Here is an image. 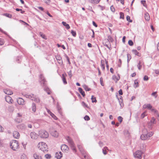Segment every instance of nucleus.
I'll return each mask as SVG.
<instances>
[{"label":"nucleus","mask_w":159,"mask_h":159,"mask_svg":"<svg viewBox=\"0 0 159 159\" xmlns=\"http://www.w3.org/2000/svg\"><path fill=\"white\" fill-rule=\"evenodd\" d=\"M140 64L141 62L140 61L137 65V67L139 70H140L141 69L142 67V66L140 65Z\"/></svg>","instance_id":"49"},{"label":"nucleus","mask_w":159,"mask_h":159,"mask_svg":"<svg viewBox=\"0 0 159 159\" xmlns=\"http://www.w3.org/2000/svg\"><path fill=\"white\" fill-rule=\"evenodd\" d=\"M66 58L67 61H68V62L69 63V64H70V60H69V58L66 55Z\"/></svg>","instance_id":"61"},{"label":"nucleus","mask_w":159,"mask_h":159,"mask_svg":"<svg viewBox=\"0 0 159 159\" xmlns=\"http://www.w3.org/2000/svg\"><path fill=\"white\" fill-rule=\"evenodd\" d=\"M13 136L15 138L18 139L20 137V134L17 131H14L13 132Z\"/></svg>","instance_id":"14"},{"label":"nucleus","mask_w":159,"mask_h":159,"mask_svg":"<svg viewBox=\"0 0 159 159\" xmlns=\"http://www.w3.org/2000/svg\"><path fill=\"white\" fill-rule=\"evenodd\" d=\"M66 139L69 144L73 152L75 153L76 152V150L72 139L70 137L68 136L66 138Z\"/></svg>","instance_id":"3"},{"label":"nucleus","mask_w":159,"mask_h":159,"mask_svg":"<svg viewBox=\"0 0 159 159\" xmlns=\"http://www.w3.org/2000/svg\"><path fill=\"white\" fill-rule=\"evenodd\" d=\"M51 133L52 135L55 137H57L58 136V133L56 130H53Z\"/></svg>","instance_id":"19"},{"label":"nucleus","mask_w":159,"mask_h":159,"mask_svg":"<svg viewBox=\"0 0 159 159\" xmlns=\"http://www.w3.org/2000/svg\"><path fill=\"white\" fill-rule=\"evenodd\" d=\"M80 152H81V154L83 156L84 159H90V157L85 151H81V150L80 149Z\"/></svg>","instance_id":"8"},{"label":"nucleus","mask_w":159,"mask_h":159,"mask_svg":"<svg viewBox=\"0 0 159 159\" xmlns=\"http://www.w3.org/2000/svg\"><path fill=\"white\" fill-rule=\"evenodd\" d=\"M58 63H59V64L60 65H62V64L63 63V62L62 60V59L59 61H58Z\"/></svg>","instance_id":"64"},{"label":"nucleus","mask_w":159,"mask_h":159,"mask_svg":"<svg viewBox=\"0 0 159 159\" xmlns=\"http://www.w3.org/2000/svg\"><path fill=\"white\" fill-rule=\"evenodd\" d=\"M140 138L141 139L143 140H145L148 139L147 135L146 134H142L140 136Z\"/></svg>","instance_id":"21"},{"label":"nucleus","mask_w":159,"mask_h":159,"mask_svg":"<svg viewBox=\"0 0 159 159\" xmlns=\"http://www.w3.org/2000/svg\"><path fill=\"white\" fill-rule=\"evenodd\" d=\"M62 24L63 25L65 26V27L67 29H69L70 28V26L69 24L66 23V22L64 21H63L62 22Z\"/></svg>","instance_id":"22"},{"label":"nucleus","mask_w":159,"mask_h":159,"mask_svg":"<svg viewBox=\"0 0 159 159\" xmlns=\"http://www.w3.org/2000/svg\"><path fill=\"white\" fill-rule=\"evenodd\" d=\"M132 52L133 53L136 55H137L139 56H140L139 52H138L136 50L133 49L132 50Z\"/></svg>","instance_id":"28"},{"label":"nucleus","mask_w":159,"mask_h":159,"mask_svg":"<svg viewBox=\"0 0 159 159\" xmlns=\"http://www.w3.org/2000/svg\"><path fill=\"white\" fill-rule=\"evenodd\" d=\"M112 78V79L114 80H115L116 79V83L117 81L119 80L120 79V77L119 75L118 77H116L115 75H114L113 76Z\"/></svg>","instance_id":"25"},{"label":"nucleus","mask_w":159,"mask_h":159,"mask_svg":"<svg viewBox=\"0 0 159 159\" xmlns=\"http://www.w3.org/2000/svg\"><path fill=\"white\" fill-rule=\"evenodd\" d=\"M107 41H109L110 42H112L113 41V39L112 38L111 36H108L107 37Z\"/></svg>","instance_id":"33"},{"label":"nucleus","mask_w":159,"mask_h":159,"mask_svg":"<svg viewBox=\"0 0 159 159\" xmlns=\"http://www.w3.org/2000/svg\"><path fill=\"white\" fill-rule=\"evenodd\" d=\"M50 115L55 120H56L57 119V117L53 113H51V114H50Z\"/></svg>","instance_id":"43"},{"label":"nucleus","mask_w":159,"mask_h":159,"mask_svg":"<svg viewBox=\"0 0 159 159\" xmlns=\"http://www.w3.org/2000/svg\"><path fill=\"white\" fill-rule=\"evenodd\" d=\"M102 152L104 155H106L107 154V152L106 151V149L103 148L102 149Z\"/></svg>","instance_id":"59"},{"label":"nucleus","mask_w":159,"mask_h":159,"mask_svg":"<svg viewBox=\"0 0 159 159\" xmlns=\"http://www.w3.org/2000/svg\"><path fill=\"white\" fill-rule=\"evenodd\" d=\"M101 0H91V2L94 4H97Z\"/></svg>","instance_id":"30"},{"label":"nucleus","mask_w":159,"mask_h":159,"mask_svg":"<svg viewBox=\"0 0 159 159\" xmlns=\"http://www.w3.org/2000/svg\"><path fill=\"white\" fill-rule=\"evenodd\" d=\"M66 74H63L62 75V76L61 77L63 82L64 84H66L67 83L66 78Z\"/></svg>","instance_id":"18"},{"label":"nucleus","mask_w":159,"mask_h":159,"mask_svg":"<svg viewBox=\"0 0 159 159\" xmlns=\"http://www.w3.org/2000/svg\"><path fill=\"white\" fill-rule=\"evenodd\" d=\"M84 119L86 120H90V118L89 116L86 115L84 117Z\"/></svg>","instance_id":"44"},{"label":"nucleus","mask_w":159,"mask_h":159,"mask_svg":"<svg viewBox=\"0 0 159 159\" xmlns=\"http://www.w3.org/2000/svg\"><path fill=\"white\" fill-rule=\"evenodd\" d=\"M44 156L46 159H50L51 157V155L50 154H45Z\"/></svg>","instance_id":"40"},{"label":"nucleus","mask_w":159,"mask_h":159,"mask_svg":"<svg viewBox=\"0 0 159 159\" xmlns=\"http://www.w3.org/2000/svg\"><path fill=\"white\" fill-rule=\"evenodd\" d=\"M74 95L75 97L76 95H77L79 98H80V94L77 92L75 91Z\"/></svg>","instance_id":"53"},{"label":"nucleus","mask_w":159,"mask_h":159,"mask_svg":"<svg viewBox=\"0 0 159 159\" xmlns=\"http://www.w3.org/2000/svg\"><path fill=\"white\" fill-rule=\"evenodd\" d=\"M81 105H82V106L84 107H87V108H89V107L88 106V105L86 104L84 102H83L82 103H81Z\"/></svg>","instance_id":"37"},{"label":"nucleus","mask_w":159,"mask_h":159,"mask_svg":"<svg viewBox=\"0 0 159 159\" xmlns=\"http://www.w3.org/2000/svg\"><path fill=\"white\" fill-rule=\"evenodd\" d=\"M6 16L7 17H8L10 18H11L12 17V15L11 14H6Z\"/></svg>","instance_id":"62"},{"label":"nucleus","mask_w":159,"mask_h":159,"mask_svg":"<svg viewBox=\"0 0 159 159\" xmlns=\"http://www.w3.org/2000/svg\"><path fill=\"white\" fill-rule=\"evenodd\" d=\"M57 109L58 112H59V113L60 114H61V112L60 111V110L61 109V108L60 107H59V106L58 105L57 106Z\"/></svg>","instance_id":"52"},{"label":"nucleus","mask_w":159,"mask_h":159,"mask_svg":"<svg viewBox=\"0 0 159 159\" xmlns=\"http://www.w3.org/2000/svg\"><path fill=\"white\" fill-rule=\"evenodd\" d=\"M39 35L43 38L44 39H47V38H46L45 35L43 34L41 32H39Z\"/></svg>","instance_id":"38"},{"label":"nucleus","mask_w":159,"mask_h":159,"mask_svg":"<svg viewBox=\"0 0 159 159\" xmlns=\"http://www.w3.org/2000/svg\"><path fill=\"white\" fill-rule=\"evenodd\" d=\"M32 111L35 112L36 110V106L35 103H33L32 104Z\"/></svg>","instance_id":"23"},{"label":"nucleus","mask_w":159,"mask_h":159,"mask_svg":"<svg viewBox=\"0 0 159 159\" xmlns=\"http://www.w3.org/2000/svg\"><path fill=\"white\" fill-rule=\"evenodd\" d=\"M104 46L108 48L110 50H111L112 48L111 47V44L109 41H107L105 43H103Z\"/></svg>","instance_id":"13"},{"label":"nucleus","mask_w":159,"mask_h":159,"mask_svg":"<svg viewBox=\"0 0 159 159\" xmlns=\"http://www.w3.org/2000/svg\"><path fill=\"white\" fill-rule=\"evenodd\" d=\"M152 108V106L150 104H144L143 106V108L146 109L148 108L149 110H150Z\"/></svg>","instance_id":"17"},{"label":"nucleus","mask_w":159,"mask_h":159,"mask_svg":"<svg viewBox=\"0 0 159 159\" xmlns=\"http://www.w3.org/2000/svg\"><path fill=\"white\" fill-rule=\"evenodd\" d=\"M142 152L141 151L138 150L134 153V157L135 158L139 159L142 158Z\"/></svg>","instance_id":"6"},{"label":"nucleus","mask_w":159,"mask_h":159,"mask_svg":"<svg viewBox=\"0 0 159 159\" xmlns=\"http://www.w3.org/2000/svg\"><path fill=\"white\" fill-rule=\"evenodd\" d=\"M44 91L46 92L48 94H51V91L48 87L46 86H44Z\"/></svg>","instance_id":"20"},{"label":"nucleus","mask_w":159,"mask_h":159,"mask_svg":"<svg viewBox=\"0 0 159 159\" xmlns=\"http://www.w3.org/2000/svg\"><path fill=\"white\" fill-rule=\"evenodd\" d=\"M62 154L61 152H56L55 154V157L57 159H60L62 156Z\"/></svg>","instance_id":"16"},{"label":"nucleus","mask_w":159,"mask_h":159,"mask_svg":"<svg viewBox=\"0 0 159 159\" xmlns=\"http://www.w3.org/2000/svg\"><path fill=\"white\" fill-rule=\"evenodd\" d=\"M137 80H135L134 81V84L135 85H134V87L136 88L139 86V83L137 82Z\"/></svg>","instance_id":"29"},{"label":"nucleus","mask_w":159,"mask_h":159,"mask_svg":"<svg viewBox=\"0 0 159 159\" xmlns=\"http://www.w3.org/2000/svg\"><path fill=\"white\" fill-rule=\"evenodd\" d=\"M10 148L14 151H17L19 148L18 142L16 140L12 141L10 143Z\"/></svg>","instance_id":"1"},{"label":"nucleus","mask_w":159,"mask_h":159,"mask_svg":"<svg viewBox=\"0 0 159 159\" xmlns=\"http://www.w3.org/2000/svg\"><path fill=\"white\" fill-rule=\"evenodd\" d=\"M4 92L7 95H11L13 94V93L10 89H6L4 90Z\"/></svg>","instance_id":"15"},{"label":"nucleus","mask_w":159,"mask_h":159,"mask_svg":"<svg viewBox=\"0 0 159 159\" xmlns=\"http://www.w3.org/2000/svg\"><path fill=\"white\" fill-rule=\"evenodd\" d=\"M127 62L129 63L130 60L131 59V55L129 54H127Z\"/></svg>","instance_id":"35"},{"label":"nucleus","mask_w":159,"mask_h":159,"mask_svg":"<svg viewBox=\"0 0 159 159\" xmlns=\"http://www.w3.org/2000/svg\"><path fill=\"white\" fill-rule=\"evenodd\" d=\"M118 119L120 123H121L122 122V120H123V118L122 117H121L120 116H119L118 117Z\"/></svg>","instance_id":"48"},{"label":"nucleus","mask_w":159,"mask_h":159,"mask_svg":"<svg viewBox=\"0 0 159 159\" xmlns=\"http://www.w3.org/2000/svg\"><path fill=\"white\" fill-rule=\"evenodd\" d=\"M39 136L41 138L46 139L48 137L49 134L48 132L45 130H41L39 131Z\"/></svg>","instance_id":"5"},{"label":"nucleus","mask_w":159,"mask_h":159,"mask_svg":"<svg viewBox=\"0 0 159 159\" xmlns=\"http://www.w3.org/2000/svg\"><path fill=\"white\" fill-rule=\"evenodd\" d=\"M56 59L58 61L62 59V57L59 55H57L55 56Z\"/></svg>","instance_id":"34"},{"label":"nucleus","mask_w":159,"mask_h":159,"mask_svg":"<svg viewBox=\"0 0 159 159\" xmlns=\"http://www.w3.org/2000/svg\"><path fill=\"white\" fill-rule=\"evenodd\" d=\"M80 93L83 96V97L85 96V94L84 91H83V89L82 88H80Z\"/></svg>","instance_id":"36"},{"label":"nucleus","mask_w":159,"mask_h":159,"mask_svg":"<svg viewBox=\"0 0 159 159\" xmlns=\"http://www.w3.org/2000/svg\"><path fill=\"white\" fill-rule=\"evenodd\" d=\"M144 17L146 20L148 21L149 20L150 16L148 13H146L145 14Z\"/></svg>","instance_id":"26"},{"label":"nucleus","mask_w":159,"mask_h":159,"mask_svg":"<svg viewBox=\"0 0 159 159\" xmlns=\"http://www.w3.org/2000/svg\"><path fill=\"white\" fill-rule=\"evenodd\" d=\"M68 73V74L70 76V77H71L72 76L71 70H70V71H69Z\"/></svg>","instance_id":"60"},{"label":"nucleus","mask_w":159,"mask_h":159,"mask_svg":"<svg viewBox=\"0 0 159 159\" xmlns=\"http://www.w3.org/2000/svg\"><path fill=\"white\" fill-rule=\"evenodd\" d=\"M17 102L19 105H23L25 104L24 100L21 98H19L17 100Z\"/></svg>","instance_id":"11"},{"label":"nucleus","mask_w":159,"mask_h":159,"mask_svg":"<svg viewBox=\"0 0 159 159\" xmlns=\"http://www.w3.org/2000/svg\"><path fill=\"white\" fill-rule=\"evenodd\" d=\"M148 80V77L147 75L144 76L143 77V80L144 81H147Z\"/></svg>","instance_id":"58"},{"label":"nucleus","mask_w":159,"mask_h":159,"mask_svg":"<svg viewBox=\"0 0 159 159\" xmlns=\"http://www.w3.org/2000/svg\"><path fill=\"white\" fill-rule=\"evenodd\" d=\"M61 149L62 151H64L66 152L68 151L69 148L67 145L66 144H63L61 146Z\"/></svg>","instance_id":"12"},{"label":"nucleus","mask_w":159,"mask_h":159,"mask_svg":"<svg viewBox=\"0 0 159 159\" xmlns=\"http://www.w3.org/2000/svg\"><path fill=\"white\" fill-rule=\"evenodd\" d=\"M126 20H127L130 22H132V20H131L130 19V17L129 16H126Z\"/></svg>","instance_id":"42"},{"label":"nucleus","mask_w":159,"mask_h":159,"mask_svg":"<svg viewBox=\"0 0 159 159\" xmlns=\"http://www.w3.org/2000/svg\"><path fill=\"white\" fill-rule=\"evenodd\" d=\"M155 119L154 117H152V119L150 121L151 125H152V124H153L155 123Z\"/></svg>","instance_id":"46"},{"label":"nucleus","mask_w":159,"mask_h":159,"mask_svg":"<svg viewBox=\"0 0 159 159\" xmlns=\"http://www.w3.org/2000/svg\"><path fill=\"white\" fill-rule=\"evenodd\" d=\"M24 96L26 98L31 99L32 100H33L37 102H39V98L37 97L34 94L28 95L25 94L24 95Z\"/></svg>","instance_id":"4"},{"label":"nucleus","mask_w":159,"mask_h":159,"mask_svg":"<svg viewBox=\"0 0 159 159\" xmlns=\"http://www.w3.org/2000/svg\"><path fill=\"white\" fill-rule=\"evenodd\" d=\"M40 82L41 84L43 86H46V80L42 75H41L40 76Z\"/></svg>","instance_id":"7"},{"label":"nucleus","mask_w":159,"mask_h":159,"mask_svg":"<svg viewBox=\"0 0 159 159\" xmlns=\"http://www.w3.org/2000/svg\"><path fill=\"white\" fill-rule=\"evenodd\" d=\"M71 33L72 34L73 36H75L76 35V33L73 30H71Z\"/></svg>","instance_id":"56"},{"label":"nucleus","mask_w":159,"mask_h":159,"mask_svg":"<svg viewBox=\"0 0 159 159\" xmlns=\"http://www.w3.org/2000/svg\"><path fill=\"white\" fill-rule=\"evenodd\" d=\"M34 157L35 159H42L41 156H39L36 153L34 154Z\"/></svg>","instance_id":"24"},{"label":"nucleus","mask_w":159,"mask_h":159,"mask_svg":"<svg viewBox=\"0 0 159 159\" xmlns=\"http://www.w3.org/2000/svg\"><path fill=\"white\" fill-rule=\"evenodd\" d=\"M120 18L124 19V14L122 12H120Z\"/></svg>","instance_id":"39"},{"label":"nucleus","mask_w":159,"mask_h":159,"mask_svg":"<svg viewBox=\"0 0 159 159\" xmlns=\"http://www.w3.org/2000/svg\"><path fill=\"white\" fill-rule=\"evenodd\" d=\"M83 88L86 91H89L91 90V89L88 88V86L85 85H83Z\"/></svg>","instance_id":"32"},{"label":"nucleus","mask_w":159,"mask_h":159,"mask_svg":"<svg viewBox=\"0 0 159 159\" xmlns=\"http://www.w3.org/2000/svg\"><path fill=\"white\" fill-rule=\"evenodd\" d=\"M150 110L152 112H154V113L155 114L156 113H157V112L158 111L156 109L153 108H152L151 109H150Z\"/></svg>","instance_id":"47"},{"label":"nucleus","mask_w":159,"mask_h":159,"mask_svg":"<svg viewBox=\"0 0 159 159\" xmlns=\"http://www.w3.org/2000/svg\"><path fill=\"white\" fill-rule=\"evenodd\" d=\"M110 9L111 11L114 12L115 11V9L113 6H111L110 7Z\"/></svg>","instance_id":"54"},{"label":"nucleus","mask_w":159,"mask_h":159,"mask_svg":"<svg viewBox=\"0 0 159 159\" xmlns=\"http://www.w3.org/2000/svg\"><path fill=\"white\" fill-rule=\"evenodd\" d=\"M5 99L6 101L9 103H12L13 102V100L9 96H6Z\"/></svg>","instance_id":"9"},{"label":"nucleus","mask_w":159,"mask_h":159,"mask_svg":"<svg viewBox=\"0 0 159 159\" xmlns=\"http://www.w3.org/2000/svg\"><path fill=\"white\" fill-rule=\"evenodd\" d=\"M91 99L92 102H97V100L96 99V98L94 97L93 95L91 96Z\"/></svg>","instance_id":"31"},{"label":"nucleus","mask_w":159,"mask_h":159,"mask_svg":"<svg viewBox=\"0 0 159 159\" xmlns=\"http://www.w3.org/2000/svg\"><path fill=\"white\" fill-rule=\"evenodd\" d=\"M145 3H146V1L145 0H142L141 1V3L144 7H146V6Z\"/></svg>","instance_id":"55"},{"label":"nucleus","mask_w":159,"mask_h":159,"mask_svg":"<svg viewBox=\"0 0 159 159\" xmlns=\"http://www.w3.org/2000/svg\"><path fill=\"white\" fill-rule=\"evenodd\" d=\"M122 63V61L120 59H119L118 60V66L119 67H120L121 66Z\"/></svg>","instance_id":"45"},{"label":"nucleus","mask_w":159,"mask_h":159,"mask_svg":"<svg viewBox=\"0 0 159 159\" xmlns=\"http://www.w3.org/2000/svg\"><path fill=\"white\" fill-rule=\"evenodd\" d=\"M118 99L119 100V102L120 103V104L121 107H122L124 106V104L123 103H122L123 100H122V101L121 102H120V101L119 100V98H118Z\"/></svg>","instance_id":"57"},{"label":"nucleus","mask_w":159,"mask_h":159,"mask_svg":"<svg viewBox=\"0 0 159 159\" xmlns=\"http://www.w3.org/2000/svg\"><path fill=\"white\" fill-rule=\"evenodd\" d=\"M119 93L120 95H122L123 94L122 90L121 89H120L119 91Z\"/></svg>","instance_id":"63"},{"label":"nucleus","mask_w":159,"mask_h":159,"mask_svg":"<svg viewBox=\"0 0 159 159\" xmlns=\"http://www.w3.org/2000/svg\"><path fill=\"white\" fill-rule=\"evenodd\" d=\"M153 133L152 132H150L149 133H148L147 134H146L147 135V137H148V139L149 138L151 137L153 134Z\"/></svg>","instance_id":"27"},{"label":"nucleus","mask_w":159,"mask_h":159,"mask_svg":"<svg viewBox=\"0 0 159 159\" xmlns=\"http://www.w3.org/2000/svg\"><path fill=\"white\" fill-rule=\"evenodd\" d=\"M128 44L130 46H132L134 44V43L132 40H130L128 42Z\"/></svg>","instance_id":"41"},{"label":"nucleus","mask_w":159,"mask_h":159,"mask_svg":"<svg viewBox=\"0 0 159 159\" xmlns=\"http://www.w3.org/2000/svg\"><path fill=\"white\" fill-rule=\"evenodd\" d=\"M102 60L101 61V67L102 70H105V65L104 64L102 63Z\"/></svg>","instance_id":"51"},{"label":"nucleus","mask_w":159,"mask_h":159,"mask_svg":"<svg viewBox=\"0 0 159 159\" xmlns=\"http://www.w3.org/2000/svg\"><path fill=\"white\" fill-rule=\"evenodd\" d=\"M38 147L41 151L44 153H46L48 151L47 146L45 143L43 142L39 143Z\"/></svg>","instance_id":"2"},{"label":"nucleus","mask_w":159,"mask_h":159,"mask_svg":"<svg viewBox=\"0 0 159 159\" xmlns=\"http://www.w3.org/2000/svg\"><path fill=\"white\" fill-rule=\"evenodd\" d=\"M30 135L31 139H37L38 138V136H39L37 134H36L34 132H31L30 133Z\"/></svg>","instance_id":"10"},{"label":"nucleus","mask_w":159,"mask_h":159,"mask_svg":"<svg viewBox=\"0 0 159 159\" xmlns=\"http://www.w3.org/2000/svg\"><path fill=\"white\" fill-rule=\"evenodd\" d=\"M146 116V112H144L142 114L141 116V118H143L144 117Z\"/></svg>","instance_id":"50"}]
</instances>
